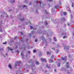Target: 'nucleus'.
<instances>
[{
    "instance_id": "49",
    "label": "nucleus",
    "mask_w": 74,
    "mask_h": 74,
    "mask_svg": "<svg viewBox=\"0 0 74 74\" xmlns=\"http://www.w3.org/2000/svg\"><path fill=\"white\" fill-rule=\"evenodd\" d=\"M33 32H32V34H33Z\"/></svg>"
},
{
    "instance_id": "26",
    "label": "nucleus",
    "mask_w": 74,
    "mask_h": 74,
    "mask_svg": "<svg viewBox=\"0 0 74 74\" xmlns=\"http://www.w3.org/2000/svg\"><path fill=\"white\" fill-rule=\"evenodd\" d=\"M62 20H64V21H65V19H64V18L63 17L62 18Z\"/></svg>"
},
{
    "instance_id": "54",
    "label": "nucleus",
    "mask_w": 74,
    "mask_h": 74,
    "mask_svg": "<svg viewBox=\"0 0 74 74\" xmlns=\"http://www.w3.org/2000/svg\"><path fill=\"white\" fill-rule=\"evenodd\" d=\"M1 27H0V28L1 29Z\"/></svg>"
},
{
    "instance_id": "37",
    "label": "nucleus",
    "mask_w": 74,
    "mask_h": 74,
    "mask_svg": "<svg viewBox=\"0 0 74 74\" xmlns=\"http://www.w3.org/2000/svg\"><path fill=\"white\" fill-rule=\"evenodd\" d=\"M35 42H37V39H35Z\"/></svg>"
},
{
    "instance_id": "20",
    "label": "nucleus",
    "mask_w": 74,
    "mask_h": 74,
    "mask_svg": "<svg viewBox=\"0 0 74 74\" xmlns=\"http://www.w3.org/2000/svg\"><path fill=\"white\" fill-rule=\"evenodd\" d=\"M0 25H1V26L2 25V22L1 21H0Z\"/></svg>"
},
{
    "instance_id": "53",
    "label": "nucleus",
    "mask_w": 74,
    "mask_h": 74,
    "mask_svg": "<svg viewBox=\"0 0 74 74\" xmlns=\"http://www.w3.org/2000/svg\"><path fill=\"white\" fill-rule=\"evenodd\" d=\"M52 49H53V50H54V49H53V48H52Z\"/></svg>"
},
{
    "instance_id": "3",
    "label": "nucleus",
    "mask_w": 74,
    "mask_h": 74,
    "mask_svg": "<svg viewBox=\"0 0 74 74\" xmlns=\"http://www.w3.org/2000/svg\"><path fill=\"white\" fill-rule=\"evenodd\" d=\"M19 17V19L21 20V21H23L25 20V18H21V17Z\"/></svg>"
},
{
    "instance_id": "32",
    "label": "nucleus",
    "mask_w": 74,
    "mask_h": 74,
    "mask_svg": "<svg viewBox=\"0 0 74 74\" xmlns=\"http://www.w3.org/2000/svg\"><path fill=\"white\" fill-rule=\"evenodd\" d=\"M3 48H1V49H0V51H3Z\"/></svg>"
},
{
    "instance_id": "19",
    "label": "nucleus",
    "mask_w": 74,
    "mask_h": 74,
    "mask_svg": "<svg viewBox=\"0 0 74 74\" xmlns=\"http://www.w3.org/2000/svg\"><path fill=\"white\" fill-rule=\"evenodd\" d=\"M54 41H56V38L54 37Z\"/></svg>"
},
{
    "instance_id": "50",
    "label": "nucleus",
    "mask_w": 74,
    "mask_h": 74,
    "mask_svg": "<svg viewBox=\"0 0 74 74\" xmlns=\"http://www.w3.org/2000/svg\"><path fill=\"white\" fill-rule=\"evenodd\" d=\"M5 55H6V56H7V53L6 54H5Z\"/></svg>"
},
{
    "instance_id": "35",
    "label": "nucleus",
    "mask_w": 74,
    "mask_h": 74,
    "mask_svg": "<svg viewBox=\"0 0 74 74\" xmlns=\"http://www.w3.org/2000/svg\"><path fill=\"white\" fill-rule=\"evenodd\" d=\"M60 64H59L58 65V67H60Z\"/></svg>"
},
{
    "instance_id": "46",
    "label": "nucleus",
    "mask_w": 74,
    "mask_h": 74,
    "mask_svg": "<svg viewBox=\"0 0 74 74\" xmlns=\"http://www.w3.org/2000/svg\"><path fill=\"white\" fill-rule=\"evenodd\" d=\"M73 36H74V33H73Z\"/></svg>"
},
{
    "instance_id": "1",
    "label": "nucleus",
    "mask_w": 74,
    "mask_h": 74,
    "mask_svg": "<svg viewBox=\"0 0 74 74\" xmlns=\"http://www.w3.org/2000/svg\"><path fill=\"white\" fill-rule=\"evenodd\" d=\"M62 60H64V62H66V59H67V57L65 56L64 58L62 57Z\"/></svg>"
},
{
    "instance_id": "21",
    "label": "nucleus",
    "mask_w": 74,
    "mask_h": 74,
    "mask_svg": "<svg viewBox=\"0 0 74 74\" xmlns=\"http://www.w3.org/2000/svg\"><path fill=\"white\" fill-rule=\"evenodd\" d=\"M45 26H46V25H48V23H47V22H45Z\"/></svg>"
},
{
    "instance_id": "4",
    "label": "nucleus",
    "mask_w": 74,
    "mask_h": 74,
    "mask_svg": "<svg viewBox=\"0 0 74 74\" xmlns=\"http://www.w3.org/2000/svg\"><path fill=\"white\" fill-rule=\"evenodd\" d=\"M41 60H42V62H46V60L45 59H43L42 58H41Z\"/></svg>"
},
{
    "instance_id": "33",
    "label": "nucleus",
    "mask_w": 74,
    "mask_h": 74,
    "mask_svg": "<svg viewBox=\"0 0 74 74\" xmlns=\"http://www.w3.org/2000/svg\"><path fill=\"white\" fill-rule=\"evenodd\" d=\"M29 37H32V35L31 34H29Z\"/></svg>"
},
{
    "instance_id": "44",
    "label": "nucleus",
    "mask_w": 74,
    "mask_h": 74,
    "mask_svg": "<svg viewBox=\"0 0 74 74\" xmlns=\"http://www.w3.org/2000/svg\"><path fill=\"white\" fill-rule=\"evenodd\" d=\"M68 26H69V25H70V24L68 23Z\"/></svg>"
},
{
    "instance_id": "39",
    "label": "nucleus",
    "mask_w": 74,
    "mask_h": 74,
    "mask_svg": "<svg viewBox=\"0 0 74 74\" xmlns=\"http://www.w3.org/2000/svg\"><path fill=\"white\" fill-rule=\"evenodd\" d=\"M45 12L46 13H47V14H48V13H47V11H46V10H45Z\"/></svg>"
},
{
    "instance_id": "38",
    "label": "nucleus",
    "mask_w": 74,
    "mask_h": 74,
    "mask_svg": "<svg viewBox=\"0 0 74 74\" xmlns=\"http://www.w3.org/2000/svg\"><path fill=\"white\" fill-rule=\"evenodd\" d=\"M30 27H31L30 29H33V27H32V26H30Z\"/></svg>"
},
{
    "instance_id": "2",
    "label": "nucleus",
    "mask_w": 74,
    "mask_h": 74,
    "mask_svg": "<svg viewBox=\"0 0 74 74\" xmlns=\"http://www.w3.org/2000/svg\"><path fill=\"white\" fill-rule=\"evenodd\" d=\"M62 36H64V37H63V38H66V33H62Z\"/></svg>"
},
{
    "instance_id": "55",
    "label": "nucleus",
    "mask_w": 74,
    "mask_h": 74,
    "mask_svg": "<svg viewBox=\"0 0 74 74\" xmlns=\"http://www.w3.org/2000/svg\"><path fill=\"white\" fill-rule=\"evenodd\" d=\"M29 23H30V21H29Z\"/></svg>"
},
{
    "instance_id": "23",
    "label": "nucleus",
    "mask_w": 74,
    "mask_h": 74,
    "mask_svg": "<svg viewBox=\"0 0 74 74\" xmlns=\"http://www.w3.org/2000/svg\"><path fill=\"white\" fill-rule=\"evenodd\" d=\"M72 7H74V3H72Z\"/></svg>"
},
{
    "instance_id": "15",
    "label": "nucleus",
    "mask_w": 74,
    "mask_h": 74,
    "mask_svg": "<svg viewBox=\"0 0 74 74\" xmlns=\"http://www.w3.org/2000/svg\"><path fill=\"white\" fill-rule=\"evenodd\" d=\"M22 7L23 8H25H25H27V6L26 5H23L22 6Z\"/></svg>"
},
{
    "instance_id": "18",
    "label": "nucleus",
    "mask_w": 74,
    "mask_h": 74,
    "mask_svg": "<svg viewBox=\"0 0 74 74\" xmlns=\"http://www.w3.org/2000/svg\"><path fill=\"white\" fill-rule=\"evenodd\" d=\"M47 55H50V54L51 53V52H47Z\"/></svg>"
},
{
    "instance_id": "28",
    "label": "nucleus",
    "mask_w": 74,
    "mask_h": 74,
    "mask_svg": "<svg viewBox=\"0 0 74 74\" xmlns=\"http://www.w3.org/2000/svg\"><path fill=\"white\" fill-rule=\"evenodd\" d=\"M52 0H48L47 1H49L50 2L51 1H52Z\"/></svg>"
},
{
    "instance_id": "9",
    "label": "nucleus",
    "mask_w": 74,
    "mask_h": 74,
    "mask_svg": "<svg viewBox=\"0 0 74 74\" xmlns=\"http://www.w3.org/2000/svg\"><path fill=\"white\" fill-rule=\"evenodd\" d=\"M8 50H10V51H12V50H13V49L10 48V47H8Z\"/></svg>"
},
{
    "instance_id": "5",
    "label": "nucleus",
    "mask_w": 74,
    "mask_h": 74,
    "mask_svg": "<svg viewBox=\"0 0 74 74\" xmlns=\"http://www.w3.org/2000/svg\"><path fill=\"white\" fill-rule=\"evenodd\" d=\"M66 66L67 68L69 67V62H66Z\"/></svg>"
},
{
    "instance_id": "24",
    "label": "nucleus",
    "mask_w": 74,
    "mask_h": 74,
    "mask_svg": "<svg viewBox=\"0 0 74 74\" xmlns=\"http://www.w3.org/2000/svg\"><path fill=\"white\" fill-rule=\"evenodd\" d=\"M56 51L57 52V53H58V52H59V50H58V49H56Z\"/></svg>"
},
{
    "instance_id": "52",
    "label": "nucleus",
    "mask_w": 74,
    "mask_h": 74,
    "mask_svg": "<svg viewBox=\"0 0 74 74\" xmlns=\"http://www.w3.org/2000/svg\"><path fill=\"white\" fill-rule=\"evenodd\" d=\"M54 71H56V70H55Z\"/></svg>"
},
{
    "instance_id": "6",
    "label": "nucleus",
    "mask_w": 74,
    "mask_h": 74,
    "mask_svg": "<svg viewBox=\"0 0 74 74\" xmlns=\"http://www.w3.org/2000/svg\"><path fill=\"white\" fill-rule=\"evenodd\" d=\"M69 48H70V47L68 46H66V47H65V48H66V49H67V50H68V49H69Z\"/></svg>"
},
{
    "instance_id": "22",
    "label": "nucleus",
    "mask_w": 74,
    "mask_h": 74,
    "mask_svg": "<svg viewBox=\"0 0 74 74\" xmlns=\"http://www.w3.org/2000/svg\"><path fill=\"white\" fill-rule=\"evenodd\" d=\"M39 4H42V1H40L39 2Z\"/></svg>"
},
{
    "instance_id": "58",
    "label": "nucleus",
    "mask_w": 74,
    "mask_h": 74,
    "mask_svg": "<svg viewBox=\"0 0 74 74\" xmlns=\"http://www.w3.org/2000/svg\"><path fill=\"white\" fill-rule=\"evenodd\" d=\"M25 1H26V0H25Z\"/></svg>"
},
{
    "instance_id": "17",
    "label": "nucleus",
    "mask_w": 74,
    "mask_h": 74,
    "mask_svg": "<svg viewBox=\"0 0 74 74\" xmlns=\"http://www.w3.org/2000/svg\"><path fill=\"white\" fill-rule=\"evenodd\" d=\"M36 64H40V63H39V62L38 61H36Z\"/></svg>"
},
{
    "instance_id": "45",
    "label": "nucleus",
    "mask_w": 74,
    "mask_h": 74,
    "mask_svg": "<svg viewBox=\"0 0 74 74\" xmlns=\"http://www.w3.org/2000/svg\"><path fill=\"white\" fill-rule=\"evenodd\" d=\"M60 5H61V3L60 2Z\"/></svg>"
},
{
    "instance_id": "30",
    "label": "nucleus",
    "mask_w": 74,
    "mask_h": 74,
    "mask_svg": "<svg viewBox=\"0 0 74 74\" xmlns=\"http://www.w3.org/2000/svg\"><path fill=\"white\" fill-rule=\"evenodd\" d=\"M51 59H53V56L52 55L51 57Z\"/></svg>"
},
{
    "instance_id": "40",
    "label": "nucleus",
    "mask_w": 74,
    "mask_h": 74,
    "mask_svg": "<svg viewBox=\"0 0 74 74\" xmlns=\"http://www.w3.org/2000/svg\"><path fill=\"white\" fill-rule=\"evenodd\" d=\"M21 35H22V34H23V33H22V32H21Z\"/></svg>"
},
{
    "instance_id": "47",
    "label": "nucleus",
    "mask_w": 74,
    "mask_h": 74,
    "mask_svg": "<svg viewBox=\"0 0 74 74\" xmlns=\"http://www.w3.org/2000/svg\"><path fill=\"white\" fill-rule=\"evenodd\" d=\"M28 52L29 53H30V51H28Z\"/></svg>"
},
{
    "instance_id": "42",
    "label": "nucleus",
    "mask_w": 74,
    "mask_h": 74,
    "mask_svg": "<svg viewBox=\"0 0 74 74\" xmlns=\"http://www.w3.org/2000/svg\"><path fill=\"white\" fill-rule=\"evenodd\" d=\"M17 53H19V51H17Z\"/></svg>"
},
{
    "instance_id": "27",
    "label": "nucleus",
    "mask_w": 74,
    "mask_h": 74,
    "mask_svg": "<svg viewBox=\"0 0 74 74\" xmlns=\"http://www.w3.org/2000/svg\"><path fill=\"white\" fill-rule=\"evenodd\" d=\"M33 52L34 53H36V51L35 50H34L33 51Z\"/></svg>"
},
{
    "instance_id": "29",
    "label": "nucleus",
    "mask_w": 74,
    "mask_h": 74,
    "mask_svg": "<svg viewBox=\"0 0 74 74\" xmlns=\"http://www.w3.org/2000/svg\"><path fill=\"white\" fill-rule=\"evenodd\" d=\"M3 44H7V42H3Z\"/></svg>"
},
{
    "instance_id": "11",
    "label": "nucleus",
    "mask_w": 74,
    "mask_h": 74,
    "mask_svg": "<svg viewBox=\"0 0 74 74\" xmlns=\"http://www.w3.org/2000/svg\"><path fill=\"white\" fill-rule=\"evenodd\" d=\"M46 66V67H47V68H48V69H50V68H51V67L50 66L48 65H47Z\"/></svg>"
},
{
    "instance_id": "48",
    "label": "nucleus",
    "mask_w": 74,
    "mask_h": 74,
    "mask_svg": "<svg viewBox=\"0 0 74 74\" xmlns=\"http://www.w3.org/2000/svg\"><path fill=\"white\" fill-rule=\"evenodd\" d=\"M11 11V10H9V12H10V11Z\"/></svg>"
},
{
    "instance_id": "36",
    "label": "nucleus",
    "mask_w": 74,
    "mask_h": 74,
    "mask_svg": "<svg viewBox=\"0 0 74 74\" xmlns=\"http://www.w3.org/2000/svg\"><path fill=\"white\" fill-rule=\"evenodd\" d=\"M10 18H13V16L12 15H11V16H10Z\"/></svg>"
},
{
    "instance_id": "13",
    "label": "nucleus",
    "mask_w": 74,
    "mask_h": 74,
    "mask_svg": "<svg viewBox=\"0 0 74 74\" xmlns=\"http://www.w3.org/2000/svg\"><path fill=\"white\" fill-rule=\"evenodd\" d=\"M8 67H9V68H10V69H11L12 67L11 65L9 64L8 65Z\"/></svg>"
},
{
    "instance_id": "12",
    "label": "nucleus",
    "mask_w": 74,
    "mask_h": 74,
    "mask_svg": "<svg viewBox=\"0 0 74 74\" xmlns=\"http://www.w3.org/2000/svg\"><path fill=\"white\" fill-rule=\"evenodd\" d=\"M55 8H59V6H55Z\"/></svg>"
},
{
    "instance_id": "43",
    "label": "nucleus",
    "mask_w": 74,
    "mask_h": 74,
    "mask_svg": "<svg viewBox=\"0 0 74 74\" xmlns=\"http://www.w3.org/2000/svg\"><path fill=\"white\" fill-rule=\"evenodd\" d=\"M44 33H45H45H46V31H44Z\"/></svg>"
},
{
    "instance_id": "8",
    "label": "nucleus",
    "mask_w": 74,
    "mask_h": 74,
    "mask_svg": "<svg viewBox=\"0 0 74 74\" xmlns=\"http://www.w3.org/2000/svg\"><path fill=\"white\" fill-rule=\"evenodd\" d=\"M21 63V62H17L16 63V65L15 66H17V64H19Z\"/></svg>"
},
{
    "instance_id": "41",
    "label": "nucleus",
    "mask_w": 74,
    "mask_h": 74,
    "mask_svg": "<svg viewBox=\"0 0 74 74\" xmlns=\"http://www.w3.org/2000/svg\"><path fill=\"white\" fill-rule=\"evenodd\" d=\"M45 45H47V43L46 42V44H45Z\"/></svg>"
},
{
    "instance_id": "56",
    "label": "nucleus",
    "mask_w": 74,
    "mask_h": 74,
    "mask_svg": "<svg viewBox=\"0 0 74 74\" xmlns=\"http://www.w3.org/2000/svg\"><path fill=\"white\" fill-rule=\"evenodd\" d=\"M21 41H22V39H21Z\"/></svg>"
},
{
    "instance_id": "10",
    "label": "nucleus",
    "mask_w": 74,
    "mask_h": 74,
    "mask_svg": "<svg viewBox=\"0 0 74 74\" xmlns=\"http://www.w3.org/2000/svg\"><path fill=\"white\" fill-rule=\"evenodd\" d=\"M49 62H50V63H51V62H53V61L50 59L49 60Z\"/></svg>"
},
{
    "instance_id": "57",
    "label": "nucleus",
    "mask_w": 74,
    "mask_h": 74,
    "mask_svg": "<svg viewBox=\"0 0 74 74\" xmlns=\"http://www.w3.org/2000/svg\"><path fill=\"white\" fill-rule=\"evenodd\" d=\"M16 48H17V47H16Z\"/></svg>"
},
{
    "instance_id": "7",
    "label": "nucleus",
    "mask_w": 74,
    "mask_h": 74,
    "mask_svg": "<svg viewBox=\"0 0 74 74\" xmlns=\"http://www.w3.org/2000/svg\"><path fill=\"white\" fill-rule=\"evenodd\" d=\"M21 56H22V58H23V57H24V55H23V53L22 52L21 53Z\"/></svg>"
},
{
    "instance_id": "51",
    "label": "nucleus",
    "mask_w": 74,
    "mask_h": 74,
    "mask_svg": "<svg viewBox=\"0 0 74 74\" xmlns=\"http://www.w3.org/2000/svg\"><path fill=\"white\" fill-rule=\"evenodd\" d=\"M37 1H36V3H37Z\"/></svg>"
},
{
    "instance_id": "31",
    "label": "nucleus",
    "mask_w": 74,
    "mask_h": 74,
    "mask_svg": "<svg viewBox=\"0 0 74 74\" xmlns=\"http://www.w3.org/2000/svg\"><path fill=\"white\" fill-rule=\"evenodd\" d=\"M18 38V37H17V36L15 37L14 38V39L15 40V39H16V38Z\"/></svg>"
},
{
    "instance_id": "25",
    "label": "nucleus",
    "mask_w": 74,
    "mask_h": 74,
    "mask_svg": "<svg viewBox=\"0 0 74 74\" xmlns=\"http://www.w3.org/2000/svg\"><path fill=\"white\" fill-rule=\"evenodd\" d=\"M64 15H66V12H64Z\"/></svg>"
},
{
    "instance_id": "34",
    "label": "nucleus",
    "mask_w": 74,
    "mask_h": 74,
    "mask_svg": "<svg viewBox=\"0 0 74 74\" xmlns=\"http://www.w3.org/2000/svg\"><path fill=\"white\" fill-rule=\"evenodd\" d=\"M0 31L1 32H3V30H1V29H0Z\"/></svg>"
},
{
    "instance_id": "16",
    "label": "nucleus",
    "mask_w": 74,
    "mask_h": 74,
    "mask_svg": "<svg viewBox=\"0 0 74 74\" xmlns=\"http://www.w3.org/2000/svg\"><path fill=\"white\" fill-rule=\"evenodd\" d=\"M42 40H43V41H44L45 40V38H44V37L42 36Z\"/></svg>"
},
{
    "instance_id": "14",
    "label": "nucleus",
    "mask_w": 74,
    "mask_h": 74,
    "mask_svg": "<svg viewBox=\"0 0 74 74\" xmlns=\"http://www.w3.org/2000/svg\"><path fill=\"white\" fill-rule=\"evenodd\" d=\"M10 2H11V3H14V2H15V0H12L11 1H10Z\"/></svg>"
}]
</instances>
